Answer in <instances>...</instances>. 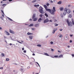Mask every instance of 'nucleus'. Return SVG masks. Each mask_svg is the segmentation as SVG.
Listing matches in <instances>:
<instances>
[{
	"mask_svg": "<svg viewBox=\"0 0 74 74\" xmlns=\"http://www.w3.org/2000/svg\"><path fill=\"white\" fill-rule=\"evenodd\" d=\"M1 12L3 13V14H4V12H3V10H1Z\"/></svg>",
	"mask_w": 74,
	"mask_h": 74,
	"instance_id": "nucleus-41",
	"label": "nucleus"
},
{
	"mask_svg": "<svg viewBox=\"0 0 74 74\" xmlns=\"http://www.w3.org/2000/svg\"><path fill=\"white\" fill-rule=\"evenodd\" d=\"M71 17H72V16L71 14L69 15V18H71Z\"/></svg>",
	"mask_w": 74,
	"mask_h": 74,
	"instance_id": "nucleus-30",
	"label": "nucleus"
},
{
	"mask_svg": "<svg viewBox=\"0 0 74 74\" xmlns=\"http://www.w3.org/2000/svg\"><path fill=\"white\" fill-rule=\"evenodd\" d=\"M68 48H70V46H68Z\"/></svg>",
	"mask_w": 74,
	"mask_h": 74,
	"instance_id": "nucleus-63",
	"label": "nucleus"
},
{
	"mask_svg": "<svg viewBox=\"0 0 74 74\" xmlns=\"http://www.w3.org/2000/svg\"><path fill=\"white\" fill-rule=\"evenodd\" d=\"M13 64H15V65H18V64H16V63H14Z\"/></svg>",
	"mask_w": 74,
	"mask_h": 74,
	"instance_id": "nucleus-53",
	"label": "nucleus"
},
{
	"mask_svg": "<svg viewBox=\"0 0 74 74\" xmlns=\"http://www.w3.org/2000/svg\"><path fill=\"white\" fill-rule=\"evenodd\" d=\"M1 55L2 56V57L4 56V54L2 53L1 54Z\"/></svg>",
	"mask_w": 74,
	"mask_h": 74,
	"instance_id": "nucleus-32",
	"label": "nucleus"
},
{
	"mask_svg": "<svg viewBox=\"0 0 74 74\" xmlns=\"http://www.w3.org/2000/svg\"><path fill=\"white\" fill-rule=\"evenodd\" d=\"M46 4L47 6H49V3H46Z\"/></svg>",
	"mask_w": 74,
	"mask_h": 74,
	"instance_id": "nucleus-29",
	"label": "nucleus"
},
{
	"mask_svg": "<svg viewBox=\"0 0 74 74\" xmlns=\"http://www.w3.org/2000/svg\"><path fill=\"white\" fill-rule=\"evenodd\" d=\"M40 16V17H42V14H41L40 15H39Z\"/></svg>",
	"mask_w": 74,
	"mask_h": 74,
	"instance_id": "nucleus-42",
	"label": "nucleus"
},
{
	"mask_svg": "<svg viewBox=\"0 0 74 74\" xmlns=\"http://www.w3.org/2000/svg\"><path fill=\"white\" fill-rule=\"evenodd\" d=\"M54 58H59V56H54Z\"/></svg>",
	"mask_w": 74,
	"mask_h": 74,
	"instance_id": "nucleus-25",
	"label": "nucleus"
},
{
	"mask_svg": "<svg viewBox=\"0 0 74 74\" xmlns=\"http://www.w3.org/2000/svg\"><path fill=\"white\" fill-rule=\"evenodd\" d=\"M33 24H30L29 25V27H31L32 26H33Z\"/></svg>",
	"mask_w": 74,
	"mask_h": 74,
	"instance_id": "nucleus-21",
	"label": "nucleus"
},
{
	"mask_svg": "<svg viewBox=\"0 0 74 74\" xmlns=\"http://www.w3.org/2000/svg\"><path fill=\"white\" fill-rule=\"evenodd\" d=\"M3 67H1L0 68V69H1V70H3Z\"/></svg>",
	"mask_w": 74,
	"mask_h": 74,
	"instance_id": "nucleus-46",
	"label": "nucleus"
},
{
	"mask_svg": "<svg viewBox=\"0 0 74 74\" xmlns=\"http://www.w3.org/2000/svg\"><path fill=\"white\" fill-rule=\"evenodd\" d=\"M61 17H62V18H63V16L62 15H61Z\"/></svg>",
	"mask_w": 74,
	"mask_h": 74,
	"instance_id": "nucleus-61",
	"label": "nucleus"
},
{
	"mask_svg": "<svg viewBox=\"0 0 74 74\" xmlns=\"http://www.w3.org/2000/svg\"><path fill=\"white\" fill-rule=\"evenodd\" d=\"M65 11H66L68 14H70L71 12V10L69 9H67V8L65 9Z\"/></svg>",
	"mask_w": 74,
	"mask_h": 74,
	"instance_id": "nucleus-5",
	"label": "nucleus"
},
{
	"mask_svg": "<svg viewBox=\"0 0 74 74\" xmlns=\"http://www.w3.org/2000/svg\"><path fill=\"white\" fill-rule=\"evenodd\" d=\"M37 46L39 47H41V45H37Z\"/></svg>",
	"mask_w": 74,
	"mask_h": 74,
	"instance_id": "nucleus-26",
	"label": "nucleus"
},
{
	"mask_svg": "<svg viewBox=\"0 0 74 74\" xmlns=\"http://www.w3.org/2000/svg\"><path fill=\"white\" fill-rule=\"evenodd\" d=\"M71 55L73 56V57H74V54H72Z\"/></svg>",
	"mask_w": 74,
	"mask_h": 74,
	"instance_id": "nucleus-43",
	"label": "nucleus"
},
{
	"mask_svg": "<svg viewBox=\"0 0 74 74\" xmlns=\"http://www.w3.org/2000/svg\"><path fill=\"white\" fill-rule=\"evenodd\" d=\"M58 52H60V51H58Z\"/></svg>",
	"mask_w": 74,
	"mask_h": 74,
	"instance_id": "nucleus-64",
	"label": "nucleus"
},
{
	"mask_svg": "<svg viewBox=\"0 0 74 74\" xmlns=\"http://www.w3.org/2000/svg\"><path fill=\"white\" fill-rule=\"evenodd\" d=\"M10 45H12V43H10Z\"/></svg>",
	"mask_w": 74,
	"mask_h": 74,
	"instance_id": "nucleus-55",
	"label": "nucleus"
},
{
	"mask_svg": "<svg viewBox=\"0 0 74 74\" xmlns=\"http://www.w3.org/2000/svg\"><path fill=\"white\" fill-rule=\"evenodd\" d=\"M20 71H21L22 72H23V69H20Z\"/></svg>",
	"mask_w": 74,
	"mask_h": 74,
	"instance_id": "nucleus-28",
	"label": "nucleus"
},
{
	"mask_svg": "<svg viewBox=\"0 0 74 74\" xmlns=\"http://www.w3.org/2000/svg\"><path fill=\"white\" fill-rule=\"evenodd\" d=\"M60 11H63V10H64V8H60Z\"/></svg>",
	"mask_w": 74,
	"mask_h": 74,
	"instance_id": "nucleus-15",
	"label": "nucleus"
},
{
	"mask_svg": "<svg viewBox=\"0 0 74 74\" xmlns=\"http://www.w3.org/2000/svg\"><path fill=\"white\" fill-rule=\"evenodd\" d=\"M45 15L46 17H48V14H47V13H45Z\"/></svg>",
	"mask_w": 74,
	"mask_h": 74,
	"instance_id": "nucleus-23",
	"label": "nucleus"
},
{
	"mask_svg": "<svg viewBox=\"0 0 74 74\" xmlns=\"http://www.w3.org/2000/svg\"><path fill=\"white\" fill-rule=\"evenodd\" d=\"M36 0H34V1H32V3H34V2H36Z\"/></svg>",
	"mask_w": 74,
	"mask_h": 74,
	"instance_id": "nucleus-31",
	"label": "nucleus"
},
{
	"mask_svg": "<svg viewBox=\"0 0 74 74\" xmlns=\"http://www.w3.org/2000/svg\"><path fill=\"white\" fill-rule=\"evenodd\" d=\"M57 30V29L56 28L55 29H54V30H53V31L52 33L53 34H55V31H56Z\"/></svg>",
	"mask_w": 74,
	"mask_h": 74,
	"instance_id": "nucleus-9",
	"label": "nucleus"
},
{
	"mask_svg": "<svg viewBox=\"0 0 74 74\" xmlns=\"http://www.w3.org/2000/svg\"><path fill=\"white\" fill-rule=\"evenodd\" d=\"M58 4H62V1H60L58 2L57 3Z\"/></svg>",
	"mask_w": 74,
	"mask_h": 74,
	"instance_id": "nucleus-14",
	"label": "nucleus"
},
{
	"mask_svg": "<svg viewBox=\"0 0 74 74\" xmlns=\"http://www.w3.org/2000/svg\"><path fill=\"white\" fill-rule=\"evenodd\" d=\"M29 38H30V39H32V38L33 37V36H29Z\"/></svg>",
	"mask_w": 74,
	"mask_h": 74,
	"instance_id": "nucleus-24",
	"label": "nucleus"
},
{
	"mask_svg": "<svg viewBox=\"0 0 74 74\" xmlns=\"http://www.w3.org/2000/svg\"><path fill=\"white\" fill-rule=\"evenodd\" d=\"M48 12H49L51 15H55V12L52 10L51 11V9H48Z\"/></svg>",
	"mask_w": 74,
	"mask_h": 74,
	"instance_id": "nucleus-4",
	"label": "nucleus"
},
{
	"mask_svg": "<svg viewBox=\"0 0 74 74\" xmlns=\"http://www.w3.org/2000/svg\"><path fill=\"white\" fill-rule=\"evenodd\" d=\"M5 33H6V35H7L8 36H10V34L8 32H7L6 31H5Z\"/></svg>",
	"mask_w": 74,
	"mask_h": 74,
	"instance_id": "nucleus-10",
	"label": "nucleus"
},
{
	"mask_svg": "<svg viewBox=\"0 0 74 74\" xmlns=\"http://www.w3.org/2000/svg\"><path fill=\"white\" fill-rule=\"evenodd\" d=\"M8 19H9V20L10 21H13V20H12L9 17H8Z\"/></svg>",
	"mask_w": 74,
	"mask_h": 74,
	"instance_id": "nucleus-22",
	"label": "nucleus"
},
{
	"mask_svg": "<svg viewBox=\"0 0 74 74\" xmlns=\"http://www.w3.org/2000/svg\"><path fill=\"white\" fill-rule=\"evenodd\" d=\"M43 9H44L43 8H42V7L40 6L39 8V11L41 13V14H44V12L43 11Z\"/></svg>",
	"mask_w": 74,
	"mask_h": 74,
	"instance_id": "nucleus-3",
	"label": "nucleus"
},
{
	"mask_svg": "<svg viewBox=\"0 0 74 74\" xmlns=\"http://www.w3.org/2000/svg\"><path fill=\"white\" fill-rule=\"evenodd\" d=\"M51 49V51L52 52H53V51H54V50H53V49Z\"/></svg>",
	"mask_w": 74,
	"mask_h": 74,
	"instance_id": "nucleus-37",
	"label": "nucleus"
},
{
	"mask_svg": "<svg viewBox=\"0 0 74 74\" xmlns=\"http://www.w3.org/2000/svg\"><path fill=\"white\" fill-rule=\"evenodd\" d=\"M70 37H72V36H73V35H70Z\"/></svg>",
	"mask_w": 74,
	"mask_h": 74,
	"instance_id": "nucleus-47",
	"label": "nucleus"
},
{
	"mask_svg": "<svg viewBox=\"0 0 74 74\" xmlns=\"http://www.w3.org/2000/svg\"><path fill=\"white\" fill-rule=\"evenodd\" d=\"M59 37H60V38H62V35H60L59 36Z\"/></svg>",
	"mask_w": 74,
	"mask_h": 74,
	"instance_id": "nucleus-40",
	"label": "nucleus"
},
{
	"mask_svg": "<svg viewBox=\"0 0 74 74\" xmlns=\"http://www.w3.org/2000/svg\"><path fill=\"white\" fill-rule=\"evenodd\" d=\"M6 5V4H3L2 6L3 7H4V6H5Z\"/></svg>",
	"mask_w": 74,
	"mask_h": 74,
	"instance_id": "nucleus-33",
	"label": "nucleus"
},
{
	"mask_svg": "<svg viewBox=\"0 0 74 74\" xmlns=\"http://www.w3.org/2000/svg\"><path fill=\"white\" fill-rule=\"evenodd\" d=\"M9 60V58H7L6 59V61H8Z\"/></svg>",
	"mask_w": 74,
	"mask_h": 74,
	"instance_id": "nucleus-38",
	"label": "nucleus"
},
{
	"mask_svg": "<svg viewBox=\"0 0 74 74\" xmlns=\"http://www.w3.org/2000/svg\"><path fill=\"white\" fill-rule=\"evenodd\" d=\"M67 12L66 11H65V9L64 10V12L63 13V14L64 15H66Z\"/></svg>",
	"mask_w": 74,
	"mask_h": 74,
	"instance_id": "nucleus-16",
	"label": "nucleus"
},
{
	"mask_svg": "<svg viewBox=\"0 0 74 74\" xmlns=\"http://www.w3.org/2000/svg\"><path fill=\"white\" fill-rule=\"evenodd\" d=\"M44 7H45V9H46V11H48V10L50 9H47L48 8V7L46 5H44Z\"/></svg>",
	"mask_w": 74,
	"mask_h": 74,
	"instance_id": "nucleus-6",
	"label": "nucleus"
},
{
	"mask_svg": "<svg viewBox=\"0 0 74 74\" xmlns=\"http://www.w3.org/2000/svg\"><path fill=\"white\" fill-rule=\"evenodd\" d=\"M9 32H10V33H11L12 34H14V33H15V32H14V31H13L11 29H10Z\"/></svg>",
	"mask_w": 74,
	"mask_h": 74,
	"instance_id": "nucleus-8",
	"label": "nucleus"
},
{
	"mask_svg": "<svg viewBox=\"0 0 74 74\" xmlns=\"http://www.w3.org/2000/svg\"><path fill=\"white\" fill-rule=\"evenodd\" d=\"M32 30H34V28H32L31 29Z\"/></svg>",
	"mask_w": 74,
	"mask_h": 74,
	"instance_id": "nucleus-45",
	"label": "nucleus"
},
{
	"mask_svg": "<svg viewBox=\"0 0 74 74\" xmlns=\"http://www.w3.org/2000/svg\"><path fill=\"white\" fill-rule=\"evenodd\" d=\"M27 35H32V34H33L32 33H30L29 32H28L27 33Z\"/></svg>",
	"mask_w": 74,
	"mask_h": 74,
	"instance_id": "nucleus-18",
	"label": "nucleus"
},
{
	"mask_svg": "<svg viewBox=\"0 0 74 74\" xmlns=\"http://www.w3.org/2000/svg\"><path fill=\"white\" fill-rule=\"evenodd\" d=\"M72 22L73 25H74V20H73V18H72Z\"/></svg>",
	"mask_w": 74,
	"mask_h": 74,
	"instance_id": "nucleus-19",
	"label": "nucleus"
},
{
	"mask_svg": "<svg viewBox=\"0 0 74 74\" xmlns=\"http://www.w3.org/2000/svg\"><path fill=\"white\" fill-rule=\"evenodd\" d=\"M12 0H9V1H10V2L11 1H12Z\"/></svg>",
	"mask_w": 74,
	"mask_h": 74,
	"instance_id": "nucleus-51",
	"label": "nucleus"
},
{
	"mask_svg": "<svg viewBox=\"0 0 74 74\" xmlns=\"http://www.w3.org/2000/svg\"><path fill=\"white\" fill-rule=\"evenodd\" d=\"M50 3H53V1H52V0H51V1H50Z\"/></svg>",
	"mask_w": 74,
	"mask_h": 74,
	"instance_id": "nucleus-50",
	"label": "nucleus"
},
{
	"mask_svg": "<svg viewBox=\"0 0 74 74\" xmlns=\"http://www.w3.org/2000/svg\"><path fill=\"white\" fill-rule=\"evenodd\" d=\"M52 11H54V12L56 11V10H55V7H53Z\"/></svg>",
	"mask_w": 74,
	"mask_h": 74,
	"instance_id": "nucleus-11",
	"label": "nucleus"
},
{
	"mask_svg": "<svg viewBox=\"0 0 74 74\" xmlns=\"http://www.w3.org/2000/svg\"><path fill=\"white\" fill-rule=\"evenodd\" d=\"M59 30H60V31L61 32H62V30H63V29H59Z\"/></svg>",
	"mask_w": 74,
	"mask_h": 74,
	"instance_id": "nucleus-36",
	"label": "nucleus"
},
{
	"mask_svg": "<svg viewBox=\"0 0 74 74\" xmlns=\"http://www.w3.org/2000/svg\"><path fill=\"white\" fill-rule=\"evenodd\" d=\"M39 5L38 4L37 5H34V7H39Z\"/></svg>",
	"mask_w": 74,
	"mask_h": 74,
	"instance_id": "nucleus-20",
	"label": "nucleus"
},
{
	"mask_svg": "<svg viewBox=\"0 0 74 74\" xmlns=\"http://www.w3.org/2000/svg\"><path fill=\"white\" fill-rule=\"evenodd\" d=\"M70 42H72V40H70Z\"/></svg>",
	"mask_w": 74,
	"mask_h": 74,
	"instance_id": "nucleus-52",
	"label": "nucleus"
},
{
	"mask_svg": "<svg viewBox=\"0 0 74 74\" xmlns=\"http://www.w3.org/2000/svg\"><path fill=\"white\" fill-rule=\"evenodd\" d=\"M3 17H4V14H2Z\"/></svg>",
	"mask_w": 74,
	"mask_h": 74,
	"instance_id": "nucleus-57",
	"label": "nucleus"
},
{
	"mask_svg": "<svg viewBox=\"0 0 74 74\" xmlns=\"http://www.w3.org/2000/svg\"><path fill=\"white\" fill-rule=\"evenodd\" d=\"M5 42H6V43H7V41H6V40H5Z\"/></svg>",
	"mask_w": 74,
	"mask_h": 74,
	"instance_id": "nucleus-59",
	"label": "nucleus"
},
{
	"mask_svg": "<svg viewBox=\"0 0 74 74\" xmlns=\"http://www.w3.org/2000/svg\"><path fill=\"white\" fill-rule=\"evenodd\" d=\"M50 44H53V42L52 41H51L50 42Z\"/></svg>",
	"mask_w": 74,
	"mask_h": 74,
	"instance_id": "nucleus-39",
	"label": "nucleus"
},
{
	"mask_svg": "<svg viewBox=\"0 0 74 74\" xmlns=\"http://www.w3.org/2000/svg\"><path fill=\"white\" fill-rule=\"evenodd\" d=\"M66 21L68 23V25L69 26H73V24H72V23L71 22H69V19H66Z\"/></svg>",
	"mask_w": 74,
	"mask_h": 74,
	"instance_id": "nucleus-2",
	"label": "nucleus"
},
{
	"mask_svg": "<svg viewBox=\"0 0 74 74\" xmlns=\"http://www.w3.org/2000/svg\"><path fill=\"white\" fill-rule=\"evenodd\" d=\"M0 29L1 30V29H2V28H1V27H0Z\"/></svg>",
	"mask_w": 74,
	"mask_h": 74,
	"instance_id": "nucleus-58",
	"label": "nucleus"
},
{
	"mask_svg": "<svg viewBox=\"0 0 74 74\" xmlns=\"http://www.w3.org/2000/svg\"><path fill=\"white\" fill-rule=\"evenodd\" d=\"M35 27H37L38 26H39V24H36L34 25Z\"/></svg>",
	"mask_w": 74,
	"mask_h": 74,
	"instance_id": "nucleus-13",
	"label": "nucleus"
},
{
	"mask_svg": "<svg viewBox=\"0 0 74 74\" xmlns=\"http://www.w3.org/2000/svg\"><path fill=\"white\" fill-rule=\"evenodd\" d=\"M22 50H24V48H22Z\"/></svg>",
	"mask_w": 74,
	"mask_h": 74,
	"instance_id": "nucleus-60",
	"label": "nucleus"
},
{
	"mask_svg": "<svg viewBox=\"0 0 74 74\" xmlns=\"http://www.w3.org/2000/svg\"><path fill=\"white\" fill-rule=\"evenodd\" d=\"M43 55H44L46 56H49V55H48L47 53H44V54H43Z\"/></svg>",
	"mask_w": 74,
	"mask_h": 74,
	"instance_id": "nucleus-17",
	"label": "nucleus"
},
{
	"mask_svg": "<svg viewBox=\"0 0 74 74\" xmlns=\"http://www.w3.org/2000/svg\"><path fill=\"white\" fill-rule=\"evenodd\" d=\"M36 14H34L32 16V18L33 19V21H37L38 20V18H36Z\"/></svg>",
	"mask_w": 74,
	"mask_h": 74,
	"instance_id": "nucleus-1",
	"label": "nucleus"
},
{
	"mask_svg": "<svg viewBox=\"0 0 74 74\" xmlns=\"http://www.w3.org/2000/svg\"><path fill=\"white\" fill-rule=\"evenodd\" d=\"M30 66H28L27 67V69H29L30 68Z\"/></svg>",
	"mask_w": 74,
	"mask_h": 74,
	"instance_id": "nucleus-49",
	"label": "nucleus"
},
{
	"mask_svg": "<svg viewBox=\"0 0 74 74\" xmlns=\"http://www.w3.org/2000/svg\"><path fill=\"white\" fill-rule=\"evenodd\" d=\"M30 64H31V65H33V63L32 62H30Z\"/></svg>",
	"mask_w": 74,
	"mask_h": 74,
	"instance_id": "nucleus-34",
	"label": "nucleus"
},
{
	"mask_svg": "<svg viewBox=\"0 0 74 74\" xmlns=\"http://www.w3.org/2000/svg\"><path fill=\"white\" fill-rule=\"evenodd\" d=\"M49 21L51 22H52V21L51 20H50Z\"/></svg>",
	"mask_w": 74,
	"mask_h": 74,
	"instance_id": "nucleus-54",
	"label": "nucleus"
},
{
	"mask_svg": "<svg viewBox=\"0 0 74 74\" xmlns=\"http://www.w3.org/2000/svg\"><path fill=\"white\" fill-rule=\"evenodd\" d=\"M49 22V20L47 18V19H45L43 22L44 23H46L47 22Z\"/></svg>",
	"mask_w": 74,
	"mask_h": 74,
	"instance_id": "nucleus-7",
	"label": "nucleus"
},
{
	"mask_svg": "<svg viewBox=\"0 0 74 74\" xmlns=\"http://www.w3.org/2000/svg\"><path fill=\"white\" fill-rule=\"evenodd\" d=\"M35 63H37V64H38V62H35Z\"/></svg>",
	"mask_w": 74,
	"mask_h": 74,
	"instance_id": "nucleus-62",
	"label": "nucleus"
},
{
	"mask_svg": "<svg viewBox=\"0 0 74 74\" xmlns=\"http://www.w3.org/2000/svg\"><path fill=\"white\" fill-rule=\"evenodd\" d=\"M41 21H42V18H40L38 20V22H41Z\"/></svg>",
	"mask_w": 74,
	"mask_h": 74,
	"instance_id": "nucleus-12",
	"label": "nucleus"
},
{
	"mask_svg": "<svg viewBox=\"0 0 74 74\" xmlns=\"http://www.w3.org/2000/svg\"><path fill=\"white\" fill-rule=\"evenodd\" d=\"M32 55H33V56H35V54L33 53V54H32Z\"/></svg>",
	"mask_w": 74,
	"mask_h": 74,
	"instance_id": "nucleus-48",
	"label": "nucleus"
},
{
	"mask_svg": "<svg viewBox=\"0 0 74 74\" xmlns=\"http://www.w3.org/2000/svg\"><path fill=\"white\" fill-rule=\"evenodd\" d=\"M23 52L24 53H26V50L24 51Z\"/></svg>",
	"mask_w": 74,
	"mask_h": 74,
	"instance_id": "nucleus-44",
	"label": "nucleus"
},
{
	"mask_svg": "<svg viewBox=\"0 0 74 74\" xmlns=\"http://www.w3.org/2000/svg\"><path fill=\"white\" fill-rule=\"evenodd\" d=\"M55 26H58V24H55Z\"/></svg>",
	"mask_w": 74,
	"mask_h": 74,
	"instance_id": "nucleus-35",
	"label": "nucleus"
},
{
	"mask_svg": "<svg viewBox=\"0 0 74 74\" xmlns=\"http://www.w3.org/2000/svg\"><path fill=\"white\" fill-rule=\"evenodd\" d=\"M62 57H63V55H60L59 56V58H62Z\"/></svg>",
	"mask_w": 74,
	"mask_h": 74,
	"instance_id": "nucleus-27",
	"label": "nucleus"
},
{
	"mask_svg": "<svg viewBox=\"0 0 74 74\" xmlns=\"http://www.w3.org/2000/svg\"><path fill=\"white\" fill-rule=\"evenodd\" d=\"M29 21H32V19L30 18L29 20Z\"/></svg>",
	"mask_w": 74,
	"mask_h": 74,
	"instance_id": "nucleus-56",
	"label": "nucleus"
}]
</instances>
